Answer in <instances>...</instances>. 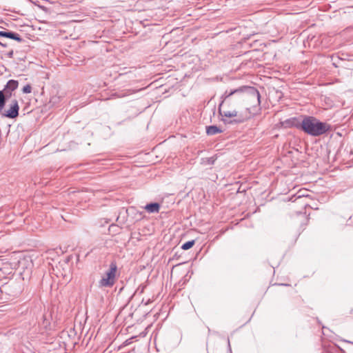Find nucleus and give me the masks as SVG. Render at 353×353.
Instances as JSON below:
<instances>
[{"label": "nucleus", "mask_w": 353, "mask_h": 353, "mask_svg": "<svg viewBox=\"0 0 353 353\" xmlns=\"http://www.w3.org/2000/svg\"><path fill=\"white\" fill-rule=\"evenodd\" d=\"M252 98L260 103V94L254 87L242 86L232 90H226L221 96L222 101L219 105V112L222 117L232 118L237 116V111L234 110H223L225 106H232L234 103H239L241 101Z\"/></svg>", "instance_id": "1"}, {"label": "nucleus", "mask_w": 353, "mask_h": 353, "mask_svg": "<svg viewBox=\"0 0 353 353\" xmlns=\"http://www.w3.org/2000/svg\"><path fill=\"white\" fill-rule=\"evenodd\" d=\"M301 129L310 136L319 137L329 132L331 126L314 117L306 116L301 121Z\"/></svg>", "instance_id": "2"}, {"label": "nucleus", "mask_w": 353, "mask_h": 353, "mask_svg": "<svg viewBox=\"0 0 353 353\" xmlns=\"http://www.w3.org/2000/svg\"><path fill=\"white\" fill-rule=\"evenodd\" d=\"M117 267L115 263H112L110 269L105 273V276L99 281L100 287H112L115 282V276Z\"/></svg>", "instance_id": "3"}, {"label": "nucleus", "mask_w": 353, "mask_h": 353, "mask_svg": "<svg viewBox=\"0 0 353 353\" xmlns=\"http://www.w3.org/2000/svg\"><path fill=\"white\" fill-rule=\"evenodd\" d=\"M19 106L18 101L14 99L12 101L10 108L2 112V116L10 119H14L19 115Z\"/></svg>", "instance_id": "4"}, {"label": "nucleus", "mask_w": 353, "mask_h": 353, "mask_svg": "<svg viewBox=\"0 0 353 353\" xmlns=\"http://www.w3.org/2000/svg\"><path fill=\"white\" fill-rule=\"evenodd\" d=\"M18 81L15 80H9L5 86L4 90H3V94L7 97H10L12 94V92L15 90L18 87Z\"/></svg>", "instance_id": "5"}, {"label": "nucleus", "mask_w": 353, "mask_h": 353, "mask_svg": "<svg viewBox=\"0 0 353 353\" xmlns=\"http://www.w3.org/2000/svg\"><path fill=\"white\" fill-rule=\"evenodd\" d=\"M0 37L12 39L19 42L22 41V39L20 37L19 34L10 31H0Z\"/></svg>", "instance_id": "6"}, {"label": "nucleus", "mask_w": 353, "mask_h": 353, "mask_svg": "<svg viewBox=\"0 0 353 353\" xmlns=\"http://www.w3.org/2000/svg\"><path fill=\"white\" fill-rule=\"evenodd\" d=\"M145 209L149 213L159 212L160 205L157 203H152L146 205Z\"/></svg>", "instance_id": "7"}, {"label": "nucleus", "mask_w": 353, "mask_h": 353, "mask_svg": "<svg viewBox=\"0 0 353 353\" xmlns=\"http://www.w3.org/2000/svg\"><path fill=\"white\" fill-rule=\"evenodd\" d=\"M221 130H220L217 126L216 125H210L207 127L206 128V132L208 135H214L217 133L221 132Z\"/></svg>", "instance_id": "8"}, {"label": "nucleus", "mask_w": 353, "mask_h": 353, "mask_svg": "<svg viewBox=\"0 0 353 353\" xmlns=\"http://www.w3.org/2000/svg\"><path fill=\"white\" fill-rule=\"evenodd\" d=\"M5 95L3 94V91H0V113L1 112L2 110L4 108L5 103H6V99Z\"/></svg>", "instance_id": "9"}, {"label": "nucleus", "mask_w": 353, "mask_h": 353, "mask_svg": "<svg viewBox=\"0 0 353 353\" xmlns=\"http://www.w3.org/2000/svg\"><path fill=\"white\" fill-rule=\"evenodd\" d=\"M194 244V241H189L183 243L181 246V248L184 250H189L191 248Z\"/></svg>", "instance_id": "10"}, {"label": "nucleus", "mask_w": 353, "mask_h": 353, "mask_svg": "<svg viewBox=\"0 0 353 353\" xmlns=\"http://www.w3.org/2000/svg\"><path fill=\"white\" fill-rule=\"evenodd\" d=\"M22 91L23 93H26V94L30 93L32 91V88L30 85H26L23 88Z\"/></svg>", "instance_id": "11"}, {"label": "nucleus", "mask_w": 353, "mask_h": 353, "mask_svg": "<svg viewBox=\"0 0 353 353\" xmlns=\"http://www.w3.org/2000/svg\"><path fill=\"white\" fill-rule=\"evenodd\" d=\"M13 54H14V52H13V50H10V52H8L7 53V54H6V55H7V56H8V57H9V58H12V57H13Z\"/></svg>", "instance_id": "12"}, {"label": "nucleus", "mask_w": 353, "mask_h": 353, "mask_svg": "<svg viewBox=\"0 0 353 353\" xmlns=\"http://www.w3.org/2000/svg\"><path fill=\"white\" fill-rule=\"evenodd\" d=\"M0 45H1L3 46H6V45L3 44L1 42H0Z\"/></svg>", "instance_id": "13"}]
</instances>
